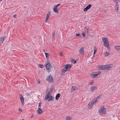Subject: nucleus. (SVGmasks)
Here are the masks:
<instances>
[{
  "label": "nucleus",
  "mask_w": 120,
  "mask_h": 120,
  "mask_svg": "<svg viewBox=\"0 0 120 120\" xmlns=\"http://www.w3.org/2000/svg\"><path fill=\"white\" fill-rule=\"evenodd\" d=\"M98 112L101 114L103 115L106 113V109L104 106H101L99 109Z\"/></svg>",
  "instance_id": "1"
},
{
  "label": "nucleus",
  "mask_w": 120,
  "mask_h": 120,
  "mask_svg": "<svg viewBox=\"0 0 120 120\" xmlns=\"http://www.w3.org/2000/svg\"><path fill=\"white\" fill-rule=\"evenodd\" d=\"M102 39L104 46L107 47H109V45L107 39L105 38H102Z\"/></svg>",
  "instance_id": "2"
},
{
  "label": "nucleus",
  "mask_w": 120,
  "mask_h": 120,
  "mask_svg": "<svg viewBox=\"0 0 120 120\" xmlns=\"http://www.w3.org/2000/svg\"><path fill=\"white\" fill-rule=\"evenodd\" d=\"M45 67L47 71L49 72L50 71L51 69L52 68L51 64L49 63L46 64Z\"/></svg>",
  "instance_id": "3"
},
{
  "label": "nucleus",
  "mask_w": 120,
  "mask_h": 120,
  "mask_svg": "<svg viewBox=\"0 0 120 120\" xmlns=\"http://www.w3.org/2000/svg\"><path fill=\"white\" fill-rule=\"evenodd\" d=\"M54 98L53 97L50 95V94H48L45 97V100H47L48 101H50L53 100Z\"/></svg>",
  "instance_id": "4"
},
{
  "label": "nucleus",
  "mask_w": 120,
  "mask_h": 120,
  "mask_svg": "<svg viewBox=\"0 0 120 120\" xmlns=\"http://www.w3.org/2000/svg\"><path fill=\"white\" fill-rule=\"evenodd\" d=\"M46 80L49 82H52L53 81V79L51 75H49L47 76Z\"/></svg>",
  "instance_id": "5"
},
{
  "label": "nucleus",
  "mask_w": 120,
  "mask_h": 120,
  "mask_svg": "<svg viewBox=\"0 0 120 120\" xmlns=\"http://www.w3.org/2000/svg\"><path fill=\"white\" fill-rule=\"evenodd\" d=\"M100 71H97L94 72L91 75L92 77L94 78H96L98 75L100 73Z\"/></svg>",
  "instance_id": "6"
},
{
  "label": "nucleus",
  "mask_w": 120,
  "mask_h": 120,
  "mask_svg": "<svg viewBox=\"0 0 120 120\" xmlns=\"http://www.w3.org/2000/svg\"><path fill=\"white\" fill-rule=\"evenodd\" d=\"M97 89V88L96 87L92 86L91 87L90 90L92 92H94Z\"/></svg>",
  "instance_id": "7"
},
{
  "label": "nucleus",
  "mask_w": 120,
  "mask_h": 120,
  "mask_svg": "<svg viewBox=\"0 0 120 120\" xmlns=\"http://www.w3.org/2000/svg\"><path fill=\"white\" fill-rule=\"evenodd\" d=\"M112 67V65L110 64H107V65H105V69L109 70L110 68H111Z\"/></svg>",
  "instance_id": "8"
},
{
  "label": "nucleus",
  "mask_w": 120,
  "mask_h": 120,
  "mask_svg": "<svg viewBox=\"0 0 120 120\" xmlns=\"http://www.w3.org/2000/svg\"><path fill=\"white\" fill-rule=\"evenodd\" d=\"M84 48L82 47L80 49L79 51V52L82 55H83L84 54Z\"/></svg>",
  "instance_id": "9"
},
{
  "label": "nucleus",
  "mask_w": 120,
  "mask_h": 120,
  "mask_svg": "<svg viewBox=\"0 0 120 120\" xmlns=\"http://www.w3.org/2000/svg\"><path fill=\"white\" fill-rule=\"evenodd\" d=\"M50 15V11H49L47 13L46 16V19L45 22H46L48 20V18L49 17Z\"/></svg>",
  "instance_id": "10"
},
{
  "label": "nucleus",
  "mask_w": 120,
  "mask_h": 120,
  "mask_svg": "<svg viewBox=\"0 0 120 120\" xmlns=\"http://www.w3.org/2000/svg\"><path fill=\"white\" fill-rule=\"evenodd\" d=\"M71 67V66L69 64H67L66 65L65 67V69L66 70H69L70 69V68Z\"/></svg>",
  "instance_id": "11"
},
{
  "label": "nucleus",
  "mask_w": 120,
  "mask_h": 120,
  "mask_svg": "<svg viewBox=\"0 0 120 120\" xmlns=\"http://www.w3.org/2000/svg\"><path fill=\"white\" fill-rule=\"evenodd\" d=\"M94 104L93 103H92V102L91 101L89 104L88 105V107L90 109L91 108L92 106H93Z\"/></svg>",
  "instance_id": "12"
},
{
  "label": "nucleus",
  "mask_w": 120,
  "mask_h": 120,
  "mask_svg": "<svg viewBox=\"0 0 120 120\" xmlns=\"http://www.w3.org/2000/svg\"><path fill=\"white\" fill-rule=\"evenodd\" d=\"M77 90L76 87L74 86H72L71 87V92H74Z\"/></svg>",
  "instance_id": "13"
},
{
  "label": "nucleus",
  "mask_w": 120,
  "mask_h": 120,
  "mask_svg": "<svg viewBox=\"0 0 120 120\" xmlns=\"http://www.w3.org/2000/svg\"><path fill=\"white\" fill-rule=\"evenodd\" d=\"M100 97V96H99L97 97V98H95L92 101H91V102H92V103H93L94 104L96 103V102L97 101V100Z\"/></svg>",
  "instance_id": "14"
},
{
  "label": "nucleus",
  "mask_w": 120,
  "mask_h": 120,
  "mask_svg": "<svg viewBox=\"0 0 120 120\" xmlns=\"http://www.w3.org/2000/svg\"><path fill=\"white\" fill-rule=\"evenodd\" d=\"M115 48L118 52L120 51V46L116 45L115 47Z\"/></svg>",
  "instance_id": "15"
},
{
  "label": "nucleus",
  "mask_w": 120,
  "mask_h": 120,
  "mask_svg": "<svg viewBox=\"0 0 120 120\" xmlns=\"http://www.w3.org/2000/svg\"><path fill=\"white\" fill-rule=\"evenodd\" d=\"M20 99L21 100L22 104V105L24 104V99L23 97L21 95H20Z\"/></svg>",
  "instance_id": "16"
},
{
  "label": "nucleus",
  "mask_w": 120,
  "mask_h": 120,
  "mask_svg": "<svg viewBox=\"0 0 120 120\" xmlns=\"http://www.w3.org/2000/svg\"><path fill=\"white\" fill-rule=\"evenodd\" d=\"M37 113L39 114H41L42 112V111L40 108L39 109H38L37 111Z\"/></svg>",
  "instance_id": "17"
},
{
  "label": "nucleus",
  "mask_w": 120,
  "mask_h": 120,
  "mask_svg": "<svg viewBox=\"0 0 120 120\" xmlns=\"http://www.w3.org/2000/svg\"><path fill=\"white\" fill-rule=\"evenodd\" d=\"M105 65H101L100 67L99 68L101 70H105Z\"/></svg>",
  "instance_id": "18"
},
{
  "label": "nucleus",
  "mask_w": 120,
  "mask_h": 120,
  "mask_svg": "<svg viewBox=\"0 0 120 120\" xmlns=\"http://www.w3.org/2000/svg\"><path fill=\"white\" fill-rule=\"evenodd\" d=\"M72 117L70 116H67L65 118L66 120H71Z\"/></svg>",
  "instance_id": "19"
},
{
  "label": "nucleus",
  "mask_w": 120,
  "mask_h": 120,
  "mask_svg": "<svg viewBox=\"0 0 120 120\" xmlns=\"http://www.w3.org/2000/svg\"><path fill=\"white\" fill-rule=\"evenodd\" d=\"M4 40V38L3 37H1L0 38V43H2Z\"/></svg>",
  "instance_id": "20"
},
{
  "label": "nucleus",
  "mask_w": 120,
  "mask_h": 120,
  "mask_svg": "<svg viewBox=\"0 0 120 120\" xmlns=\"http://www.w3.org/2000/svg\"><path fill=\"white\" fill-rule=\"evenodd\" d=\"M67 70L66 69H63L61 70V73L62 74H64Z\"/></svg>",
  "instance_id": "21"
},
{
  "label": "nucleus",
  "mask_w": 120,
  "mask_h": 120,
  "mask_svg": "<svg viewBox=\"0 0 120 120\" xmlns=\"http://www.w3.org/2000/svg\"><path fill=\"white\" fill-rule=\"evenodd\" d=\"M53 11L54 12L56 13H58V11L57 9H56V8H53Z\"/></svg>",
  "instance_id": "22"
},
{
  "label": "nucleus",
  "mask_w": 120,
  "mask_h": 120,
  "mask_svg": "<svg viewBox=\"0 0 120 120\" xmlns=\"http://www.w3.org/2000/svg\"><path fill=\"white\" fill-rule=\"evenodd\" d=\"M60 94H58L56 96V100H57L58 98L60 97Z\"/></svg>",
  "instance_id": "23"
},
{
  "label": "nucleus",
  "mask_w": 120,
  "mask_h": 120,
  "mask_svg": "<svg viewBox=\"0 0 120 120\" xmlns=\"http://www.w3.org/2000/svg\"><path fill=\"white\" fill-rule=\"evenodd\" d=\"M110 54L108 52H106L104 54V55L105 56H109Z\"/></svg>",
  "instance_id": "24"
},
{
  "label": "nucleus",
  "mask_w": 120,
  "mask_h": 120,
  "mask_svg": "<svg viewBox=\"0 0 120 120\" xmlns=\"http://www.w3.org/2000/svg\"><path fill=\"white\" fill-rule=\"evenodd\" d=\"M55 33L54 32H53L52 33V38L53 40H54L55 39Z\"/></svg>",
  "instance_id": "25"
},
{
  "label": "nucleus",
  "mask_w": 120,
  "mask_h": 120,
  "mask_svg": "<svg viewBox=\"0 0 120 120\" xmlns=\"http://www.w3.org/2000/svg\"><path fill=\"white\" fill-rule=\"evenodd\" d=\"M71 61L72 62L74 63H75L76 62V60H74L73 59H71Z\"/></svg>",
  "instance_id": "26"
},
{
  "label": "nucleus",
  "mask_w": 120,
  "mask_h": 120,
  "mask_svg": "<svg viewBox=\"0 0 120 120\" xmlns=\"http://www.w3.org/2000/svg\"><path fill=\"white\" fill-rule=\"evenodd\" d=\"M91 6V5L90 4L88 5L86 7L89 9L90 8Z\"/></svg>",
  "instance_id": "27"
},
{
  "label": "nucleus",
  "mask_w": 120,
  "mask_h": 120,
  "mask_svg": "<svg viewBox=\"0 0 120 120\" xmlns=\"http://www.w3.org/2000/svg\"><path fill=\"white\" fill-rule=\"evenodd\" d=\"M45 55L47 59L48 57L49 56V54L47 53H45Z\"/></svg>",
  "instance_id": "28"
},
{
  "label": "nucleus",
  "mask_w": 120,
  "mask_h": 120,
  "mask_svg": "<svg viewBox=\"0 0 120 120\" xmlns=\"http://www.w3.org/2000/svg\"><path fill=\"white\" fill-rule=\"evenodd\" d=\"M94 55H93V56H94L95 53V52H96V51H97V49H96L95 48H94Z\"/></svg>",
  "instance_id": "29"
},
{
  "label": "nucleus",
  "mask_w": 120,
  "mask_h": 120,
  "mask_svg": "<svg viewBox=\"0 0 120 120\" xmlns=\"http://www.w3.org/2000/svg\"><path fill=\"white\" fill-rule=\"evenodd\" d=\"M88 10V9L86 7L84 9V11L85 12H86Z\"/></svg>",
  "instance_id": "30"
},
{
  "label": "nucleus",
  "mask_w": 120,
  "mask_h": 120,
  "mask_svg": "<svg viewBox=\"0 0 120 120\" xmlns=\"http://www.w3.org/2000/svg\"><path fill=\"white\" fill-rule=\"evenodd\" d=\"M38 67L41 68H43V65H42L39 64L38 65Z\"/></svg>",
  "instance_id": "31"
},
{
  "label": "nucleus",
  "mask_w": 120,
  "mask_h": 120,
  "mask_svg": "<svg viewBox=\"0 0 120 120\" xmlns=\"http://www.w3.org/2000/svg\"><path fill=\"white\" fill-rule=\"evenodd\" d=\"M82 35H83V37H84L85 36V32H83L82 34Z\"/></svg>",
  "instance_id": "32"
},
{
  "label": "nucleus",
  "mask_w": 120,
  "mask_h": 120,
  "mask_svg": "<svg viewBox=\"0 0 120 120\" xmlns=\"http://www.w3.org/2000/svg\"><path fill=\"white\" fill-rule=\"evenodd\" d=\"M119 1H120V0ZM116 2V8H118V3H117L116 2Z\"/></svg>",
  "instance_id": "33"
},
{
  "label": "nucleus",
  "mask_w": 120,
  "mask_h": 120,
  "mask_svg": "<svg viewBox=\"0 0 120 120\" xmlns=\"http://www.w3.org/2000/svg\"><path fill=\"white\" fill-rule=\"evenodd\" d=\"M41 103H40L39 104V106H38V109H39L40 108V109H41Z\"/></svg>",
  "instance_id": "34"
},
{
  "label": "nucleus",
  "mask_w": 120,
  "mask_h": 120,
  "mask_svg": "<svg viewBox=\"0 0 120 120\" xmlns=\"http://www.w3.org/2000/svg\"><path fill=\"white\" fill-rule=\"evenodd\" d=\"M85 31H86V32L87 33H88V30L87 29V28H86L85 29Z\"/></svg>",
  "instance_id": "35"
},
{
  "label": "nucleus",
  "mask_w": 120,
  "mask_h": 120,
  "mask_svg": "<svg viewBox=\"0 0 120 120\" xmlns=\"http://www.w3.org/2000/svg\"><path fill=\"white\" fill-rule=\"evenodd\" d=\"M93 84V81H92L90 82L89 84L90 85H92Z\"/></svg>",
  "instance_id": "36"
},
{
  "label": "nucleus",
  "mask_w": 120,
  "mask_h": 120,
  "mask_svg": "<svg viewBox=\"0 0 120 120\" xmlns=\"http://www.w3.org/2000/svg\"><path fill=\"white\" fill-rule=\"evenodd\" d=\"M76 36H79V37H80V35L79 34H76Z\"/></svg>",
  "instance_id": "37"
},
{
  "label": "nucleus",
  "mask_w": 120,
  "mask_h": 120,
  "mask_svg": "<svg viewBox=\"0 0 120 120\" xmlns=\"http://www.w3.org/2000/svg\"><path fill=\"white\" fill-rule=\"evenodd\" d=\"M60 54L61 56H63V54L62 52H60Z\"/></svg>",
  "instance_id": "38"
},
{
  "label": "nucleus",
  "mask_w": 120,
  "mask_h": 120,
  "mask_svg": "<svg viewBox=\"0 0 120 120\" xmlns=\"http://www.w3.org/2000/svg\"><path fill=\"white\" fill-rule=\"evenodd\" d=\"M58 7L56 5H55L54 8H56V9H57V7Z\"/></svg>",
  "instance_id": "39"
},
{
  "label": "nucleus",
  "mask_w": 120,
  "mask_h": 120,
  "mask_svg": "<svg viewBox=\"0 0 120 120\" xmlns=\"http://www.w3.org/2000/svg\"><path fill=\"white\" fill-rule=\"evenodd\" d=\"M118 8H116V9H115V10H116V11L117 12H118Z\"/></svg>",
  "instance_id": "40"
},
{
  "label": "nucleus",
  "mask_w": 120,
  "mask_h": 120,
  "mask_svg": "<svg viewBox=\"0 0 120 120\" xmlns=\"http://www.w3.org/2000/svg\"><path fill=\"white\" fill-rule=\"evenodd\" d=\"M113 0L115 2H117L118 1H120V0Z\"/></svg>",
  "instance_id": "41"
},
{
  "label": "nucleus",
  "mask_w": 120,
  "mask_h": 120,
  "mask_svg": "<svg viewBox=\"0 0 120 120\" xmlns=\"http://www.w3.org/2000/svg\"><path fill=\"white\" fill-rule=\"evenodd\" d=\"M60 5V4H59L56 5L58 7V6H59Z\"/></svg>",
  "instance_id": "42"
},
{
  "label": "nucleus",
  "mask_w": 120,
  "mask_h": 120,
  "mask_svg": "<svg viewBox=\"0 0 120 120\" xmlns=\"http://www.w3.org/2000/svg\"><path fill=\"white\" fill-rule=\"evenodd\" d=\"M37 82L38 83H40V81L39 80H38Z\"/></svg>",
  "instance_id": "43"
},
{
  "label": "nucleus",
  "mask_w": 120,
  "mask_h": 120,
  "mask_svg": "<svg viewBox=\"0 0 120 120\" xmlns=\"http://www.w3.org/2000/svg\"><path fill=\"white\" fill-rule=\"evenodd\" d=\"M16 15H15L14 16H13V17L14 18H15L16 17Z\"/></svg>",
  "instance_id": "44"
},
{
  "label": "nucleus",
  "mask_w": 120,
  "mask_h": 120,
  "mask_svg": "<svg viewBox=\"0 0 120 120\" xmlns=\"http://www.w3.org/2000/svg\"><path fill=\"white\" fill-rule=\"evenodd\" d=\"M19 111H21V112H22V110H21V109H19Z\"/></svg>",
  "instance_id": "45"
},
{
  "label": "nucleus",
  "mask_w": 120,
  "mask_h": 120,
  "mask_svg": "<svg viewBox=\"0 0 120 120\" xmlns=\"http://www.w3.org/2000/svg\"><path fill=\"white\" fill-rule=\"evenodd\" d=\"M107 48H108V49L109 50H109L110 49V48H109H109H108V47H107Z\"/></svg>",
  "instance_id": "46"
},
{
  "label": "nucleus",
  "mask_w": 120,
  "mask_h": 120,
  "mask_svg": "<svg viewBox=\"0 0 120 120\" xmlns=\"http://www.w3.org/2000/svg\"><path fill=\"white\" fill-rule=\"evenodd\" d=\"M43 51H44V52H45V50H43Z\"/></svg>",
  "instance_id": "47"
},
{
  "label": "nucleus",
  "mask_w": 120,
  "mask_h": 120,
  "mask_svg": "<svg viewBox=\"0 0 120 120\" xmlns=\"http://www.w3.org/2000/svg\"><path fill=\"white\" fill-rule=\"evenodd\" d=\"M0 1L1 2L2 1V0H0Z\"/></svg>",
  "instance_id": "48"
}]
</instances>
